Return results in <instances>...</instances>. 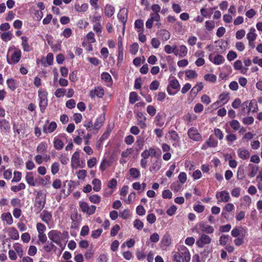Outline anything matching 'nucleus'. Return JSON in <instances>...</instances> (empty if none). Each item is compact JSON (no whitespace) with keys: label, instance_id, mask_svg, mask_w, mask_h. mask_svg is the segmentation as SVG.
Segmentation results:
<instances>
[{"label":"nucleus","instance_id":"nucleus-13","mask_svg":"<svg viewBox=\"0 0 262 262\" xmlns=\"http://www.w3.org/2000/svg\"><path fill=\"white\" fill-rule=\"evenodd\" d=\"M141 157L144 159H148L149 157L158 158L160 155H157V151L154 148L150 147L141 153Z\"/></svg>","mask_w":262,"mask_h":262},{"label":"nucleus","instance_id":"nucleus-64","mask_svg":"<svg viewBox=\"0 0 262 262\" xmlns=\"http://www.w3.org/2000/svg\"><path fill=\"white\" fill-rule=\"evenodd\" d=\"M108 260L107 256L105 254H101L96 260V262H107Z\"/></svg>","mask_w":262,"mask_h":262},{"label":"nucleus","instance_id":"nucleus-1","mask_svg":"<svg viewBox=\"0 0 262 262\" xmlns=\"http://www.w3.org/2000/svg\"><path fill=\"white\" fill-rule=\"evenodd\" d=\"M178 252L172 253L173 259L177 262H188L190 260V254L188 249L184 245H180Z\"/></svg>","mask_w":262,"mask_h":262},{"label":"nucleus","instance_id":"nucleus-22","mask_svg":"<svg viewBox=\"0 0 262 262\" xmlns=\"http://www.w3.org/2000/svg\"><path fill=\"white\" fill-rule=\"evenodd\" d=\"M199 226L203 232L211 234L214 232V228L211 226L204 223H200Z\"/></svg>","mask_w":262,"mask_h":262},{"label":"nucleus","instance_id":"nucleus-58","mask_svg":"<svg viewBox=\"0 0 262 262\" xmlns=\"http://www.w3.org/2000/svg\"><path fill=\"white\" fill-rule=\"evenodd\" d=\"M139 45L137 42L134 43L130 48V52L133 55H135L138 51Z\"/></svg>","mask_w":262,"mask_h":262},{"label":"nucleus","instance_id":"nucleus-4","mask_svg":"<svg viewBox=\"0 0 262 262\" xmlns=\"http://www.w3.org/2000/svg\"><path fill=\"white\" fill-rule=\"evenodd\" d=\"M46 195L41 191L38 192L34 202L35 211L38 213L44 208Z\"/></svg>","mask_w":262,"mask_h":262},{"label":"nucleus","instance_id":"nucleus-41","mask_svg":"<svg viewBox=\"0 0 262 262\" xmlns=\"http://www.w3.org/2000/svg\"><path fill=\"white\" fill-rule=\"evenodd\" d=\"M54 147L57 150H61L63 147V143L62 141L59 139L56 138L54 139Z\"/></svg>","mask_w":262,"mask_h":262},{"label":"nucleus","instance_id":"nucleus-39","mask_svg":"<svg viewBox=\"0 0 262 262\" xmlns=\"http://www.w3.org/2000/svg\"><path fill=\"white\" fill-rule=\"evenodd\" d=\"M129 171L131 177L135 179H138L140 177V171L136 168H131Z\"/></svg>","mask_w":262,"mask_h":262},{"label":"nucleus","instance_id":"nucleus-5","mask_svg":"<svg viewBox=\"0 0 262 262\" xmlns=\"http://www.w3.org/2000/svg\"><path fill=\"white\" fill-rule=\"evenodd\" d=\"M38 97L39 99V107L41 113H43L48 105L47 92L45 90L38 91Z\"/></svg>","mask_w":262,"mask_h":262},{"label":"nucleus","instance_id":"nucleus-24","mask_svg":"<svg viewBox=\"0 0 262 262\" xmlns=\"http://www.w3.org/2000/svg\"><path fill=\"white\" fill-rule=\"evenodd\" d=\"M22 42L21 46L25 52H29L31 50L30 46L28 43V38L25 36H21V37Z\"/></svg>","mask_w":262,"mask_h":262},{"label":"nucleus","instance_id":"nucleus-42","mask_svg":"<svg viewBox=\"0 0 262 262\" xmlns=\"http://www.w3.org/2000/svg\"><path fill=\"white\" fill-rule=\"evenodd\" d=\"M7 84L8 87L12 91H14L16 89V82L12 78L7 79Z\"/></svg>","mask_w":262,"mask_h":262},{"label":"nucleus","instance_id":"nucleus-17","mask_svg":"<svg viewBox=\"0 0 262 262\" xmlns=\"http://www.w3.org/2000/svg\"><path fill=\"white\" fill-rule=\"evenodd\" d=\"M79 152L75 151L71 158V166L73 168H77L80 165Z\"/></svg>","mask_w":262,"mask_h":262},{"label":"nucleus","instance_id":"nucleus-34","mask_svg":"<svg viewBox=\"0 0 262 262\" xmlns=\"http://www.w3.org/2000/svg\"><path fill=\"white\" fill-rule=\"evenodd\" d=\"M203 88V85L202 83H198L191 90L190 93L191 95L195 96L197 94L202 90Z\"/></svg>","mask_w":262,"mask_h":262},{"label":"nucleus","instance_id":"nucleus-50","mask_svg":"<svg viewBox=\"0 0 262 262\" xmlns=\"http://www.w3.org/2000/svg\"><path fill=\"white\" fill-rule=\"evenodd\" d=\"M90 201L94 204H99L100 202L101 198L97 194L90 196Z\"/></svg>","mask_w":262,"mask_h":262},{"label":"nucleus","instance_id":"nucleus-36","mask_svg":"<svg viewBox=\"0 0 262 262\" xmlns=\"http://www.w3.org/2000/svg\"><path fill=\"white\" fill-rule=\"evenodd\" d=\"M104 119L103 117H98L94 125V129L98 130L103 125Z\"/></svg>","mask_w":262,"mask_h":262},{"label":"nucleus","instance_id":"nucleus-26","mask_svg":"<svg viewBox=\"0 0 262 262\" xmlns=\"http://www.w3.org/2000/svg\"><path fill=\"white\" fill-rule=\"evenodd\" d=\"M229 100V95L228 94H222L219 96V101H216L213 104V106L216 105V104H224Z\"/></svg>","mask_w":262,"mask_h":262},{"label":"nucleus","instance_id":"nucleus-40","mask_svg":"<svg viewBox=\"0 0 262 262\" xmlns=\"http://www.w3.org/2000/svg\"><path fill=\"white\" fill-rule=\"evenodd\" d=\"M144 23L142 19H137L135 22V27L138 29V32H143Z\"/></svg>","mask_w":262,"mask_h":262},{"label":"nucleus","instance_id":"nucleus-62","mask_svg":"<svg viewBox=\"0 0 262 262\" xmlns=\"http://www.w3.org/2000/svg\"><path fill=\"white\" fill-rule=\"evenodd\" d=\"M159 85H160L159 82L158 80H154L150 84L149 89L151 90H157V89H158Z\"/></svg>","mask_w":262,"mask_h":262},{"label":"nucleus","instance_id":"nucleus-12","mask_svg":"<svg viewBox=\"0 0 262 262\" xmlns=\"http://www.w3.org/2000/svg\"><path fill=\"white\" fill-rule=\"evenodd\" d=\"M167 138L172 143L173 146H176V144L180 141V137L178 133L174 130H170L167 135Z\"/></svg>","mask_w":262,"mask_h":262},{"label":"nucleus","instance_id":"nucleus-9","mask_svg":"<svg viewBox=\"0 0 262 262\" xmlns=\"http://www.w3.org/2000/svg\"><path fill=\"white\" fill-rule=\"evenodd\" d=\"M216 198L217 199H218V204L220 203L221 202H228L230 199L229 193L226 190L217 192L216 194Z\"/></svg>","mask_w":262,"mask_h":262},{"label":"nucleus","instance_id":"nucleus-30","mask_svg":"<svg viewBox=\"0 0 262 262\" xmlns=\"http://www.w3.org/2000/svg\"><path fill=\"white\" fill-rule=\"evenodd\" d=\"M47 144L45 142H41L37 146L36 148V151L38 154L42 155L47 152Z\"/></svg>","mask_w":262,"mask_h":262},{"label":"nucleus","instance_id":"nucleus-60","mask_svg":"<svg viewBox=\"0 0 262 262\" xmlns=\"http://www.w3.org/2000/svg\"><path fill=\"white\" fill-rule=\"evenodd\" d=\"M237 56V55L235 52L230 51L227 55V58L229 61H231L235 59Z\"/></svg>","mask_w":262,"mask_h":262},{"label":"nucleus","instance_id":"nucleus-45","mask_svg":"<svg viewBox=\"0 0 262 262\" xmlns=\"http://www.w3.org/2000/svg\"><path fill=\"white\" fill-rule=\"evenodd\" d=\"M249 166L251 167V170L249 173V176L250 178H253L258 171V167L252 164H249Z\"/></svg>","mask_w":262,"mask_h":262},{"label":"nucleus","instance_id":"nucleus-10","mask_svg":"<svg viewBox=\"0 0 262 262\" xmlns=\"http://www.w3.org/2000/svg\"><path fill=\"white\" fill-rule=\"evenodd\" d=\"M104 95V91L103 89L100 86L95 87L90 92V96L92 99L94 98L95 97H97L100 98H102Z\"/></svg>","mask_w":262,"mask_h":262},{"label":"nucleus","instance_id":"nucleus-33","mask_svg":"<svg viewBox=\"0 0 262 262\" xmlns=\"http://www.w3.org/2000/svg\"><path fill=\"white\" fill-rule=\"evenodd\" d=\"M9 235L11 238L16 240L19 238V234L16 228L12 227L9 230Z\"/></svg>","mask_w":262,"mask_h":262},{"label":"nucleus","instance_id":"nucleus-25","mask_svg":"<svg viewBox=\"0 0 262 262\" xmlns=\"http://www.w3.org/2000/svg\"><path fill=\"white\" fill-rule=\"evenodd\" d=\"M74 9L78 12H84L88 9V5L86 3L80 5L79 3H77L74 5Z\"/></svg>","mask_w":262,"mask_h":262},{"label":"nucleus","instance_id":"nucleus-48","mask_svg":"<svg viewBox=\"0 0 262 262\" xmlns=\"http://www.w3.org/2000/svg\"><path fill=\"white\" fill-rule=\"evenodd\" d=\"M26 188V185L23 183H20L18 186H12L11 187L12 191L14 192H17L21 190L24 189Z\"/></svg>","mask_w":262,"mask_h":262},{"label":"nucleus","instance_id":"nucleus-11","mask_svg":"<svg viewBox=\"0 0 262 262\" xmlns=\"http://www.w3.org/2000/svg\"><path fill=\"white\" fill-rule=\"evenodd\" d=\"M127 13L128 10L127 9L123 8L121 9L118 14V19L123 23V31L125 29V24L127 19Z\"/></svg>","mask_w":262,"mask_h":262},{"label":"nucleus","instance_id":"nucleus-53","mask_svg":"<svg viewBox=\"0 0 262 262\" xmlns=\"http://www.w3.org/2000/svg\"><path fill=\"white\" fill-rule=\"evenodd\" d=\"M205 27L208 31H212L215 27L214 22L212 20H207L205 22Z\"/></svg>","mask_w":262,"mask_h":262},{"label":"nucleus","instance_id":"nucleus-2","mask_svg":"<svg viewBox=\"0 0 262 262\" xmlns=\"http://www.w3.org/2000/svg\"><path fill=\"white\" fill-rule=\"evenodd\" d=\"M21 56L20 49L13 46L8 49L7 60L9 64H15L19 62Z\"/></svg>","mask_w":262,"mask_h":262},{"label":"nucleus","instance_id":"nucleus-43","mask_svg":"<svg viewBox=\"0 0 262 262\" xmlns=\"http://www.w3.org/2000/svg\"><path fill=\"white\" fill-rule=\"evenodd\" d=\"M252 102H250L249 103V105H248V103L247 102H244L243 105H242V111H240V113L239 114L242 115H245V114H244L243 113V110L244 111L245 110V108L247 109V112L249 113L250 110H251V107H252Z\"/></svg>","mask_w":262,"mask_h":262},{"label":"nucleus","instance_id":"nucleus-51","mask_svg":"<svg viewBox=\"0 0 262 262\" xmlns=\"http://www.w3.org/2000/svg\"><path fill=\"white\" fill-rule=\"evenodd\" d=\"M185 75L189 79L195 78L198 76V74L193 70H187L185 72Z\"/></svg>","mask_w":262,"mask_h":262},{"label":"nucleus","instance_id":"nucleus-31","mask_svg":"<svg viewBox=\"0 0 262 262\" xmlns=\"http://www.w3.org/2000/svg\"><path fill=\"white\" fill-rule=\"evenodd\" d=\"M255 29L253 28H251L249 29L248 33L247 34V38L248 41H254L257 37V34L255 33Z\"/></svg>","mask_w":262,"mask_h":262},{"label":"nucleus","instance_id":"nucleus-21","mask_svg":"<svg viewBox=\"0 0 262 262\" xmlns=\"http://www.w3.org/2000/svg\"><path fill=\"white\" fill-rule=\"evenodd\" d=\"M187 51V48L185 46L181 45L179 48L177 49V47L176 48L174 55L179 56L180 57H183L186 55Z\"/></svg>","mask_w":262,"mask_h":262},{"label":"nucleus","instance_id":"nucleus-27","mask_svg":"<svg viewBox=\"0 0 262 262\" xmlns=\"http://www.w3.org/2000/svg\"><path fill=\"white\" fill-rule=\"evenodd\" d=\"M115 8L110 5H106L104 8V13L108 17L113 16L115 13Z\"/></svg>","mask_w":262,"mask_h":262},{"label":"nucleus","instance_id":"nucleus-19","mask_svg":"<svg viewBox=\"0 0 262 262\" xmlns=\"http://www.w3.org/2000/svg\"><path fill=\"white\" fill-rule=\"evenodd\" d=\"M157 36L163 41L168 40L170 37V33L165 29H161L157 33Z\"/></svg>","mask_w":262,"mask_h":262},{"label":"nucleus","instance_id":"nucleus-8","mask_svg":"<svg viewBox=\"0 0 262 262\" xmlns=\"http://www.w3.org/2000/svg\"><path fill=\"white\" fill-rule=\"evenodd\" d=\"M187 134L189 138L195 141H199L202 139V136L198 132V129L194 127L190 128Z\"/></svg>","mask_w":262,"mask_h":262},{"label":"nucleus","instance_id":"nucleus-57","mask_svg":"<svg viewBox=\"0 0 262 262\" xmlns=\"http://www.w3.org/2000/svg\"><path fill=\"white\" fill-rule=\"evenodd\" d=\"M59 160L63 165H66L69 161V159L67 155H60L59 157Z\"/></svg>","mask_w":262,"mask_h":262},{"label":"nucleus","instance_id":"nucleus-49","mask_svg":"<svg viewBox=\"0 0 262 262\" xmlns=\"http://www.w3.org/2000/svg\"><path fill=\"white\" fill-rule=\"evenodd\" d=\"M204 79L206 81L214 82L216 81V76L214 74H207L204 76Z\"/></svg>","mask_w":262,"mask_h":262},{"label":"nucleus","instance_id":"nucleus-6","mask_svg":"<svg viewBox=\"0 0 262 262\" xmlns=\"http://www.w3.org/2000/svg\"><path fill=\"white\" fill-rule=\"evenodd\" d=\"M179 88V82L176 79H174L170 81L169 84L167 87V91L169 95H174L177 93Z\"/></svg>","mask_w":262,"mask_h":262},{"label":"nucleus","instance_id":"nucleus-32","mask_svg":"<svg viewBox=\"0 0 262 262\" xmlns=\"http://www.w3.org/2000/svg\"><path fill=\"white\" fill-rule=\"evenodd\" d=\"M92 183L93 185V190L96 192H98L101 188V182L98 179L93 180Z\"/></svg>","mask_w":262,"mask_h":262},{"label":"nucleus","instance_id":"nucleus-44","mask_svg":"<svg viewBox=\"0 0 262 262\" xmlns=\"http://www.w3.org/2000/svg\"><path fill=\"white\" fill-rule=\"evenodd\" d=\"M138 96L136 92H132L130 93L129 101L131 104L135 103L137 101L139 100Z\"/></svg>","mask_w":262,"mask_h":262},{"label":"nucleus","instance_id":"nucleus-14","mask_svg":"<svg viewBox=\"0 0 262 262\" xmlns=\"http://www.w3.org/2000/svg\"><path fill=\"white\" fill-rule=\"evenodd\" d=\"M10 129L9 121L4 119H0V130L3 134H7Z\"/></svg>","mask_w":262,"mask_h":262},{"label":"nucleus","instance_id":"nucleus-16","mask_svg":"<svg viewBox=\"0 0 262 262\" xmlns=\"http://www.w3.org/2000/svg\"><path fill=\"white\" fill-rule=\"evenodd\" d=\"M151 165L149 167V170L150 171H157L161 167L162 160L160 159L159 157L156 158V159L154 160L151 161Z\"/></svg>","mask_w":262,"mask_h":262},{"label":"nucleus","instance_id":"nucleus-47","mask_svg":"<svg viewBox=\"0 0 262 262\" xmlns=\"http://www.w3.org/2000/svg\"><path fill=\"white\" fill-rule=\"evenodd\" d=\"M206 144L209 147H215L217 146L218 142L211 137L206 141Z\"/></svg>","mask_w":262,"mask_h":262},{"label":"nucleus","instance_id":"nucleus-7","mask_svg":"<svg viewBox=\"0 0 262 262\" xmlns=\"http://www.w3.org/2000/svg\"><path fill=\"white\" fill-rule=\"evenodd\" d=\"M211 242V237L209 235L203 233L201 235L195 244L198 247L202 248L205 245L209 244Z\"/></svg>","mask_w":262,"mask_h":262},{"label":"nucleus","instance_id":"nucleus-15","mask_svg":"<svg viewBox=\"0 0 262 262\" xmlns=\"http://www.w3.org/2000/svg\"><path fill=\"white\" fill-rule=\"evenodd\" d=\"M137 124L142 129H144L146 127V124L145 121L146 120V117L141 112H138L137 113Z\"/></svg>","mask_w":262,"mask_h":262},{"label":"nucleus","instance_id":"nucleus-55","mask_svg":"<svg viewBox=\"0 0 262 262\" xmlns=\"http://www.w3.org/2000/svg\"><path fill=\"white\" fill-rule=\"evenodd\" d=\"M177 46L175 45L174 47H171L170 45H167L164 47V51L167 54H171L176 52Z\"/></svg>","mask_w":262,"mask_h":262},{"label":"nucleus","instance_id":"nucleus-61","mask_svg":"<svg viewBox=\"0 0 262 262\" xmlns=\"http://www.w3.org/2000/svg\"><path fill=\"white\" fill-rule=\"evenodd\" d=\"M228 239L229 236L228 235H223L221 236L219 239L220 244L221 245H225L227 243Z\"/></svg>","mask_w":262,"mask_h":262},{"label":"nucleus","instance_id":"nucleus-3","mask_svg":"<svg viewBox=\"0 0 262 262\" xmlns=\"http://www.w3.org/2000/svg\"><path fill=\"white\" fill-rule=\"evenodd\" d=\"M48 237L51 241L57 244L60 242L68 239L69 235L67 232L61 233L59 231L53 230L48 233Z\"/></svg>","mask_w":262,"mask_h":262},{"label":"nucleus","instance_id":"nucleus-37","mask_svg":"<svg viewBox=\"0 0 262 262\" xmlns=\"http://www.w3.org/2000/svg\"><path fill=\"white\" fill-rule=\"evenodd\" d=\"M26 180L28 184L30 185L34 186L36 184V182L34 180L32 173L31 172L27 173L26 176Z\"/></svg>","mask_w":262,"mask_h":262},{"label":"nucleus","instance_id":"nucleus-20","mask_svg":"<svg viewBox=\"0 0 262 262\" xmlns=\"http://www.w3.org/2000/svg\"><path fill=\"white\" fill-rule=\"evenodd\" d=\"M239 158L242 160H247L250 157V152L244 148H239L237 151Z\"/></svg>","mask_w":262,"mask_h":262},{"label":"nucleus","instance_id":"nucleus-54","mask_svg":"<svg viewBox=\"0 0 262 262\" xmlns=\"http://www.w3.org/2000/svg\"><path fill=\"white\" fill-rule=\"evenodd\" d=\"M134 226L138 230H141L144 226L143 223L139 219H136L134 222Z\"/></svg>","mask_w":262,"mask_h":262},{"label":"nucleus","instance_id":"nucleus-29","mask_svg":"<svg viewBox=\"0 0 262 262\" xmlns=\"http://www.w3.org/2000/svg\"><path fill=\"white\" fill-rule=\"evenodd\" d=\"M2 220L6 221L8 225H11L13 223V219L10 212L4 213L1 215Z\"/></svg>","mask_w":262,"mask_h":262},{"label":"nucleus","instance_id":"nucleus-63","mask_svg":"<svg viewBox=\"0 0 262 262\" xmlns=\"http://www.w3.org/2000/svg\"><path fill=\"white\" fill-rule=\"evenodd\" d=\"M77 176L79 179L83 180L86 174L85 170H79L76 172Z\"/></svg>","mask_w":262,"mask_h":262},{"label":"nucleus","instance_id":"nucleus-18","mask_svg":"<svg viewBox=\"0 0 262 262\" xmlns=\"http://www.w3.org/2000/svg\"><path fill=\"white\" fill-rule=\"evenodd\" d=\"M53 62V55L52 53H48L46 58H42L40 59V62L44 67L52 64Z\"/></svg>","mask_w":262,"mask_h":262},{"label":"nucleus","instance_id":"nucleus-38","mask_svg":"<svg viewBox=\"0 0 262 262\" xmlns=\"http://www.w3.org/2000/svg\"><path fill=\"white\" fill-rule=\"evenodd\" d=\"M13 36V34L10 31L5 32L1 34V37L4 41H8L10 40Z\"/></svg>","mask_w":262,"mask_h":262},{"label":"nucleus","instance_id":"nucleus-23","mask_svg":"<svg viewBox=\"0 0 262 262\" xmlns=\"http://www.w3.org/2000/svg\"><path fill=\"white\" fill-rule=\"evenodd\" d=\"M209 59L211 62H212L214 64L216 65L221 64L222 63H223L224 61H225L224 57L220 54L216 55L214 57L213 59H212L211 56L209 55Z\"/></svg>","mask_w":262,"mask_h":262},{"label":"nucleus","instance_id":"nucleus-52","mask_svg":"<svg viewBox=\"0 0 262 262\" xmlns=\"http://www.w3.org/2000/svg\"><path fill=\"white\" fill-rule=\"evenodd\" d=\"M59 170V165L58 162H54L51 165V172L53 174H55Z\"/></svg>","mask_w":262,"mask_h":262},{"label":"nucleus","instance_id":"nucleus-59","mask_svg":"<svg viewBox=\"0 0 262 262\" xmlns=\"http://www.w3.org/2000/svg\"><path fill=\"white\" fill-rule=\"evenodd\" d=\"M241 189L239 187H236L233 188L231 191L232 196L236 198L239 196L241 194Z\"/></svg>","mask_w":262,"mask_h":262},{"label":"nucleus","instance_id":"nucleus-35","mask_svg":"<svg viewBox=\"0 0 262 262\" xmlns=\"http://www.w3.org/2000/svg\"><path fill=\"white\" fill-rule=\"evenodd\" d=\"M171 237L168 234H165L164 235L161 240L162 244L166 247L169 246L171 244Z\"/></svg>","mask_w":262,"mask_h":262},{"label":"nucleus","instance_id":"nucleus-56","mask_svg":"<svg viewBox=\"0 0 262 262\" xmlns=\"http://www.w3.org/2000/svg\"><path fill=\"white\" fill-rule=\"evenodd\" d=\"M14 250L16 251L18 255L21 257L23 255V250L21 246L19 244H15L13 246Z\"/></svg>","mask_w":262,"mask_h":262},{"label":"nucleus","instance_id":"nucleus-28","mask_svg":"<svg viewBox=\"0 0 262 262\" xmlns=\"http://www.w3.org/2000/svg\"><path fill=\"white\" fill-rule=\"evenodd\" d=\"M40 215L42 220L47 224H48L52 219L51 214L46 210H43Z\"/></svg>","mask_w":262,"mask_h":262},{"label":"nucleus","instance_id":"nucleus-46","mask_svg":"<svg viewBox=\"0 0 262 262\" xmlns=\"http://www.w3.org/2000/svg\"><path fill=\"white\" fill-rule=\"evenodd\" d=\"M230 125L232 128L235 131L238 130L240 129L241 124L239 122L236 120H233L230 123Z\"/></svg>","mask_w":262,"mask_h":262}]
</instances>
